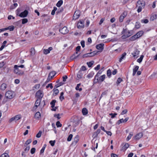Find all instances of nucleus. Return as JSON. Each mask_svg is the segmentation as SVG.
Returning <instances> with one entry per match:
<instances>
[{"instance_id":"f257e3e1","label":"nucleus","mask_w":157,"mask_h":157,"mask_svg":"<svg viewBox=\"0 0 157 157\" xmlns=\"http://www.w3.org/2000/svg\"><path fill=\"white\" fill-rule=\"evenodd\" d=\"M145 2L143 0H139L137 1L136 8L138 7L137 12L139 13L144 8Z\"/></svg>"},{"instance_id":"f03ea898","label":"nucleus","mask_w":157,"mask_h":157,"mask_svg":"<svg viewBox=\"0 0 157 157\" xmlns=\"http://www.w3.org/2000/svg\"><path fill=\"white\" fill-rule=\"evenodd\" d=\"M5 96L7 98L11 99L14 97L15 94L13 91L8 90L5 93Z\"/></svg>"},{"instance_id":"7ed1b4c3","label":"nucleus","mask_w":157,"mask_h":157,"mask_svg":"<svg viewBox=\"0 0 157 157\" xmlns=\"http://www.w3.org/2000/svg\"><path fill=\"white\" fill-rule=\"evenodd\" d=\"M14 72L15 73L19 75H22L24 74V72L20 70L18 68V66L17 65H15L14 66Z\"/></svg>"},{"instance_id":"20e7f679","label":"nucleus","mask_w":157,"mask_h":157,"mask_svg":"<svg viewBox=\"0 0 157 157\" xmlns=\"http://www.w3.org/2000/svg\"><path fill=\"white\" fill-rule=\"evenodd\" d=\"M80 121L77 117H74L73 119V126L74 127H76L80 123Z\"/></svg>"},{"instance_id":"39448f33","label":"nucleus","mask_w":157,"mask_h":157,"mask_svg":"<svg viewBox=\"0 0 157 157\" xmlns=\"http://www.w3.org/2000/svg\"><path fill=\"white\" fill-rule=\"evenodd\" d=\"M59 31L62 34H65L68 33L69 31L67 29V28L65 26L63 28H60Z\"/></svg>"},{"instance_id":"423d86ee","label":"nucleus","mask_w":157,"mask_h":157,"mask_svg":"<svg viewBox=\"0 0 157 157\" xmlns=\"http://www.w3.org/2000/svg\"><path fill=\"white\" fill-rule=\"evenodd\" d=\"M44 96L42 91L41 90H38L36 93V97L38 99H41Z\"/></svg>"},{"instance_id":"0eeeda50","label":"nucleus","mask_w":157,"mask_h":157,"mask_svg":"<svg viewBox=\"0 0 157 157\" xmlns=\"http://www.w3.org/2000/svg\"><path fill=\"white\" fill-rule=\"evenodd\" d=\"M96 54V53L94 51L89 53H86L84 54L82 56V57L83 58H84L88 57H93Z\"/></svg>"},{"instance_id":"6e6552de","label":"nucleus","mask_w":157,"mask_h":157,"mask_svg":"<svg viewBox=\"0 0 157 157\" xmlns=\"http://www.w3.org/2000/svg\"><path fill=\"white\" fill-rule=\"evenodd\" d=\"M21 115L19 114L18 115H16L14 117H13L11 118L9 121V122H11L14 121H17L21 119Z\"/></svg>"},{"instance_id":"1a4fd4ad","label":"nucleus","mask_w":157,"mask_h":157,"mask_svg":"<svg viewBox=\"0 0 157 157\" xmlns=\"http://www.w3.org/2000/svg\"><path fill=\"white\" fill-rule=\"evenodd\" d=\"M78 28L82 29L84 26V22L83 20H79L77 24Z\"/></svg>"},{"instance_id":"9d476101","label":"nucleus","mask_w":157,"mask_h":157,"mask_svg":"<svg viewBox=\"0 0 157 157\" xmlns=\"http://www.w3.org/2000/svg\"><path fill=\"white\" fill-rule=\"evenodd\" d=\"M28 13V11L26 10H25L24 11L20 13L19 15V16L21 17H25L27 16Z\"/></svg>"},{"instance_id":"9b49d317","label":"nucleus","mask_w":157,"mask_h":157,"mask_svg":"<svg viewBox=\"0 0 157 157\" xmlns=\"http://www.w3.org/2000/svg\"><path fill=\"white\" fill-rule=\"evenodd\" d=\"M128 119L129 118L128 117H126L124 119H123V118L117 121V124L119 125L121 123H126L128 120Z\"/></svg>"},{"instance_id":"f8f14e48","label":"nucleus","mask_w":157,"mask_h":157,"mask_svg":"<svg viewBox=\"0 0 157 157\" xmlns=\"http://www.w3.org/2000/svg\"><path fill=\"white\" fill-rule=\"evenodd\" d=\"M80 13L79 10L76 11L74 14L73 19L76 20L78 19L80 16Z\"/></svg>"},{"instance_id":"ddd939ff","label":"nucleus","mask_w":157,"mask_h":157,"mask_svg":"<svg viewBox=\"0 0 157 157\" xmlns=\"http://www.w3.org/2000/svg\"><path fill=\"white\" fill-rule=\"evenodd\" d=\"M104 44H97L96 46V48L98 50H100L101 51H102L104 49Z\"/></svg>"},{"instance_id":"4468645a","label":"nucleus","mask_w":157,"mask_h":157,"mask_svg":"<svg viewBox=\"0 0 157 157\" xmlns=\"http://www.w3.org/2000/svg\"><path fill=\"white\" fill-rule=\"evenodd\" d=\"M7 87V84L5 83H2L0 86V90L2 91L5 90Z\"/></svg>"},{"instance_id":"2eb2a0df","label":"nucleus","mask_w":157,"mask_h":157,"mask_svg":"<svg viewBox=\"0 0 157 157\" xmlns=\"http://www.w3.org/2000/svg\"><path fill=\"white\" fill-rule=\"evenodd\" d=\"M143 136V134L142 133H139L136 134L135 136V139L136 140H139Z\"/></svg>"},{"instance_id":"dca6fc26","label":"nucleus","mask_w":157,"mask_h":157,"mask_svg":"<svg viewBox=\"0 0 157 157\" xmlns=\"http://www.w3.org/2000/svg\"><path fill=\"white\" fill-rule=\"evenodd\" d=\"M105 75H103L99 77L98 79V82L99 83L103 82L105 78Z\"/></svg>"},{"instance_id":"f3484780","label":"nucleus","mask_w":157,"mask_h":157,"mask_svg":"<svg viewBox=\"0 0 157 157\" xmlns=\"http://www.w3.org/2000/svg\"><path fill=\"white\" fill-rule=\"evenodd\" d=\"M140 51L137 49H135L133 53H132V54L133 55V56L135 57L137 56V55L139 54Z\"/></svg>"},{"instance_id":"a211bd4d","label":"nucleus","mask_w":157,"mask_h":157,"mask_svg":"<svg viewBox=\"0 0 157 157\" xmlns=\"http://www.w3.org/2000/svg\"><path fill=\"white\" fill-rule=\"evenodd\" d=\"M41 116V114L40 112H37L35 115V118L36 119L39 120Z\"/></svg>"},{"instance_id":"6ab92c4d","label":"nucleus","mask_w":157,"mask_h":157,"mask_svg":"<svg viewBox=\"0 0 157 157\" xmlns=\"http://www.w3.org/2000/svg\"><path fill=\"white\" fill-rule=\"evenodd\" d=\"M41 101V99H37L35 103V107H36V109L37 107L40 105Z\"/></svg>"},{"instance_id":"aec40b11","label":"nucleus","mask_w":157,"mask_h":157,"mask_svg":"<svg viewBox=\"0 0 157 157\" xmlns=\"http://www.w3.org/2000/svg\"><path fill=\"white\" fill-rule=\"evenodd\" d=\"M144 33V32L142 31H140L137 32L136 34V36L138 37V38L142 36Z\"/></svg>"},{"instance_id":"412c9836","label":"nucleus","mask_w":157,"mask_h":157,"mask_svg":"<svg viewBox=\"0 0 157 157\" xmlns=\"http://www.w3.org/2000/svg\"><path fill=\"white\" fill-rule=\"evenodd\" d=\"M79 140V136L78 135L76 136L74 138V141H73L72 144H76Z\"/></svg>"},{"instance_id":"4be33fe9","label":"nucleus","mask_w":157,"mask_h":157,"mask_svg":"<svg viewBox=\"0 0 157 157\" xmlns=\"http://www.w3.org/2000/svg\"><path fill=\"white\" fill-rule=\"evenodd\" d=\"M129 144L128 143L125 144L122 147L121 150L124 151L126 150L129 147Z\"/></svg>"},{"instance_id":"5701e85b","label":"nucleus","mask_w":157,"mask_h":157,"mask_svg":"<svg viewBox=\"0 0 157 157\" xmlns=\"http://www.w3.org/2000/svg\"><path fill=\"white\" fill-rule=\"evenodd\" d=\"M82 113L83 115H86L88 113V110L86 108H84L82 109Z\"/></svg>"},{"instance_id":"b1692460","label":"nucleus","mask_w":157,"mask_h":157,"mask_svg":"<svg viewBox=\"0 0 157 157\" xmlns=\"http://www.w3.org/2000/svg\"><path fill=\"white\" fill-rule=\"evenodd\" d=\"M126 53L125 52H124L121 55V57L119 59V61L120 62H121L122 59H124V58L126 56Z\"/></svg>"},{"instance_id":"393cba45","label":"nucleus","mask_w":157,"mask_h":157,"mask_svg":"<svg viewBox=\"0 0 157 157\" xmlns=\"http://www.w3.org/2000/svg\"><path fill=\"white\" fill-rule=\"evenodd\" d=\"M56 73L55 71L51 72L49 74L48 76L52 78L56 75Z\"/></svg>"},{"instance_id":"a878e982","label":"nucleus","mask_w":157,"mask_h":157,"mask_svg":"<svg viewBox=\"0 0 157 157\" xmlns=\"http://www.w3.org/2000/svg\"><path fill=\"white\" fill-rule=\"evenodd\" d=\"M138 38V37H137L136 35L135 34V35H134V36L131 37L130 38L129 40L131 41H133Z\"/></svg>"},{"instance_id":"bb28decb","label":"nucleus","mask_w":157,"mask_h":157,"mask_svg":"<svg viewBox=\"0 0 157 157\" xmlns=\"http://www.w3.org/2000/svg\"><path fill=\"white\" fill-rule=\"evenodd\" d=\"M80 85V83L78 84L75 87V90H79L80 91H82V89L81 88H79V86Z\"/></svg>"},{"instance_id":"cd10ccee","label":"nucleus","mask_w":157,"mask_h":157,"mask_svg":"<svg viewBox=\"0 0 157 157\" xmlns=\"http://www.w3.org/2000/svg\"><path fill=\"white\" fill-rule=\"evenodd\" d=\"M30 55L31 56H33L35 53V50L34 48H32L30 50Z\"/></svg>"},{"instance_id":"c85d7f7f","label":"nucleus","mask_w":157,"mask_h":157,"mask_svg":"<svg viewBox=\"0 0 157 157\" xmlns=\"http://www.w3.org/2000/svg\"><path fill=\"white\" fill-rule=\"evenodd\" d=\"M63 1L62 0L59 1L56 4V6L58 7H60L63 4Z\"/></svg>"},{"instance_id":"c756f323","label":"nucleus","mask_w":157,"mask_h":157,"mask_svg":"<svg viewBox=\"0 0 157 157\" xmlns=\"http://www.w3.org/2000/svg\"><path fill=\"white\" fill-rule=\"evenodd\" d=\"M128 34L127 35H124L122 36V38L123 39H125L129 37L131 35L130 34V33L129 32H128Z\"/></svg>"},{"instance_id":"7c9ffc66","label":"nucleus","mask_w":157,"mask_h":157,"mask_svg":"<svg viewBox=\"0 0 157 157\" xmlns=\"http://www.w3.org/2000/svg\"><path fill=\"white\" fill-rule=\"evenodd\" d=\"M83 76L82 74V71H79L77 74V77L79 78H82Z\"/></svg>"},{"instance_id":"2f4dec72","label":"nucleus","mask_w":157,"mask_h":157,"mask_svg":"<svg viewBox=\"0 0 157 157\" xmlns=\"http://www.w3.org/2000/svg\"><path fill=\"white\" fill-rule=\"evenodd\" d=\"M56 102V101L55 100H53L51 102L50 104L51 105V107L53 108L54 107L55 105V103Z\"/></svg>"},{"instance_id":"473e14b6","label":"nucleus","mask_w":157,"mask_h":157,"mask_svg":"<svg viewBox=\"0 0 157 157\" xmlns=\"http://www.w3.org/2000/svg\"><path fill=\"white\" fill-rule=\"evenodd\" d=\"M157 18V15L156 14H154L151 16L150 17V20L152 21H153L154 20L156 19Z\"/></svg>"},{"instance_id":"72a5a7b5","label":"nucleus","mask_w":157,"mask_h":157,"mask_svg":"<svg viewBox=\"0 0 157 157\" xmlns=\"http://www.w3.org/2000/svg\"><path fill=\"white\" fill-rule=\"evenodd\" d=\"M94 61H91L87 63V64L89 67H92V65L94 64Z\"/></svg>"},{"instance_id":"f704fd0d","label":"nucleus","mask_w":157,"mask_h":157,"mask_svg":"<svg viewBox=\"0 0 157 157\" xmlns=\"http://www.w3.org/2000/svg\"><path fill=\"white\" fill-rule=\"evenodd\" d=\"M63 94L64 93L63 92H61L60 93V95L59 97V98L61 101H62L63 99H64V98L63 96Z\"/></svg>"},{"instance_id":"c9c22d12","label":"nucleus","mask_w":157,"mask_h":157,"mask_svg":"<svg viewBox=\"0 0 157 157\" xmlns=\"http://www.w3.org/2000/svg\"><path fill=\"white\" fill-rule=\"evenodd\" d=\"M98 76L96 75L94 79V83H97L98 82Z\"/></svg>"},{"instance_id":"e433bc0d","label":"nucleus","mask_w":157,"mask_h":157,"mask_svg":"<svg viewBox=\"0 0 157 157\" xmlns=\"http://www.w3.org/2000/svg\"><path fill=\"white\" fill-rule=\"evenodd\" d=\"M140 27V22H136L135 25V27L137 29H138Z\"/></svg>"},{"instance_id":"4c0bfd02","label":"nucleus","mask_w":157,"mask_h":157,"mask_svg":"<svg viewBox=\"0 0 157 157\" xmlns=\"http://www.w3.org/2000/svg\"><path fill=\"white\" fill-rule=\"evenodd\" d=\"M133 135V133L132 132H131L129 134V135L126 138V140L128 141L132 137Z\"/></svg>"},{"instance_id":"58836bf2","label":"nucleus","mask_w":157,"mask_h":157,"mask_svg":"<svg viewBox=\"0 0 157 157\" xmlns=\"http://www.w3.org/2000/svg\"><path fill=\"white\" fill-rule=\"evenodd\" d=\"M144 57V56L143 55H142L140 57V58L138 59L137 60V61L139 63H140L143 60V59Z\"/></svg>"},{"instance_id":"ea45409f","label":"nucleus","mask_w":157,"mask_h":157,"mask_svg":"<svg viewBox=\"0 0 157 157\" xmlns=\"http://www.w3.org/2000/svg\"><path fill=\"white\" fill-rule=\"evenodd\" d=\"M46 146L47 145L46 144H44V145L43 147L40 151V154H42L44 153Z\"/></svg>"},{"instance_id":"a19ab883","label":"nucleus","mask_w":157,"mask_h":157,"mask_svg":"<svg viewBox=\"0 0 157 157\" xmlns=\"http://www.w3.org/2000/svg\"><path fill=\"white\" fill-rule=\"evenodd\" d=\"M123 81L122 79L121 78H119L117 80L116 82V84L117 85H118Z\"/></svg>"},{"instance_id":"79ce46f5","label":"nucleus","mask_w":157,"mask_h":157,"mask_svg":"<svg viewBox=\"0 0 157 157\" xmlns=\"http://www.w3.org/2000/svg\"><path fill=\"white\" fill-rule=\"evenodd\" d=\"M108 90L105 91L104 92H103L100 97L99 100H100V99L101 98L104 96L105 95L107 94V93Z\"/></svg>"},{"instance_id":"37998d69","label":"nucleus","mask_w":157,"mask_h":157,"mask_svg":"<svg viewBox=\"0 0 157 157\" xmlns=\"http://www.w3.org/2000/svg\"><path fill=\"white\" fill-rule=\"evenodd\" d=\"M111 73H112L111 72V70L110 69H109L107 70V75L108 77H110L111 75Z\"/></svg>"},{"instance_id":"c03bdc74","label":"nucleus","mask_w":157,"mask_h":157,"mask_svg":"<svg viewBox=\"0 0 157 157\" xmlns=\"http://www.w3.org/2000/svg\"><path fill=\"white\" fill-rule=\"evenodd\" d=\"M9 155L6 153H4L2 154L0 156V157H9Z\"/></svg>"},{"instance_id":"a18cd8bd","label":"nucleus","mask_w":157,"mask_h":157,"mask_svg":"<svg viewBox=\"0 0 157 157\" xmlns=\"http://www.w3.org/2000/svg\"><path fill=\"white\" fill-rule=\"evenodd\" d=\"M63 8L62 7L59 8L58 9L56 12V13L58 14L59 13H60L63 11Z\"/></svg>"},{"instance_id":"49530a36","label":"nucleus","mask_w":157,"mask_h":157,"mask_svg":"<svg viewBox=\"0 0 157 157\" xmlns=\"http://www.w3.org/2000/svg\"><path fill=\"white\" fill-rule=\"evenodd\" d=\"M117 115V114L116 113H110L109 114V115L111 116V118H114Z\"/></svg>"},{"instance_id":"de8ad7c7","label":"nucleus","mask_w":157,"mask_h":157,"mask_svg":"<svg viewBox=\"0 0 157 157\" xmlns=\"http://www.w3.org/2000/svg\"><path fill=\"white\" fill-rule=\"evenodd\" d=\"M100 130L99 129H98L97 130V131L94 133V134L95 135V136H97L98 134L100 132Z\"/></svg>"},{"instance_id":"09e8293b","label":"nucleus","mask_w":157,"mask_h":157,"mask_svg":"<svg viewBox=\"0 0 157 157\" xmlns=\"http://www.w3.org/2000/svg\"><path fill=\"white\" fill-rule=\"evenodd\" d=\"M73 137V135L72 134H70L68 136L67 139V140L68 141H70Z\"/></svg>"},{"instance_id":"8fccbe9b","label":"nucleus","mask_w":157,"mask_h":157,"mask_svg":"<svg viewBox=\"0 0 157 157\" xmlns=\"http://www.w3.org/2000/svg\"><path fill=\"white\" fill-rule=\"evenodd\" d=\"M28 19L26 18H24L22 19V23L23 24L26 23L28 22Z\"/></svg>"},{"instance_id":"3c124183","label":"nucleus","mask_w":157,"mask_h":157,"mask_svg":"<svg viewBox=\"0 0 157 157\" xmlns=\"http://www.w3.org/2000/svg\"><path fill=\"white\" fill-rule=\"evenodd\" d=\"M56 125L57 127H60L62 126V124L60 123L59 121H57L56 122Z\"/></svg>"},{"instance_id":"603ef678","label":"nucleus","mask_w":157,"mask_h":157,"mask_svg":"<svg viewBox=\"0 0 157 157\" xmlns=\"http://www.w3.org/2000/svg\"><path fill=\"white\" fill-rule=\"evenodd\" d=\"M6 28H8V29H9L10 31H12L14 29V27L13 26H10Z\"/></svg>"},{"instance_id":"864d4df0","label":"nucleus","mask_w":157,"mask_h":157,"mask_svg":"<svg viewBox=\"0 0 157 157\" xmlns=\"http://www.w3.org/2000/svg\"><path fill=\"white\" fill-rule=\"evenodd\" d=\"M148 20L147 19H143L141 20V22L145 24L147 23L148 22Z\"/></svg>"},{"instance_id":"5fc2aeb1","label":"nucleus","mask_w":157,"mask_h":157,"mask_svg":"<svg viewBox=\"0 0 157 157\" xmlns=\"http://www.w3.org/2000/svg\"><path fill=\"white\" fill-rule=\"evenodd\" d=\"M49 143L52 146H53L55 145V140H54V141L50 140L49 141Z\"/></svg>"},{"instance_id":"6e6d98bb","label":"nucleus","mask_w":157,"mask_h":157,"mask_svg":"<svg viewBox=\"0 0 157 157\" xmlns=\"http://www.w3.org/2000/svg\"><path fill=\"white\" fill-rule=\"evenodd\" d=\"M42 132L41 131H39L38 133L36 134V137L37 138H40L41 136Z\"/></svg>"},{"instance_id":"4d7b16f0","label":"nucleus","mask_w":157,"mask_h":157,"mask_svg":"<svg viewBox=\"0 0 157 157\" xmlns=\"http://www.w3.org/2000/svg\"><path fill=\"white\" fill-rule=\"evenodd\" d=\"M36 149L35 148L33 147L31 148L30 151L31 153L32 154H33L35 152Z\"/></svg>"},{"instance_id":"13d9d810","label":"nucleus","mask_w":157,"mask_h":157,"mask_svg":"<svg viewBox=\"0 0 157 157\" xmlns=\"http://www.w3.org/2000/svg\"><path fill=\"white\" fill-rule=\"evenodd\" d=\"M139 67L137 66H135L134 68L133 69V71L136 72L138 70Z\"/></svg>"},{"instance_id":"bf43d9fd","label":"nucleus","mask_w":157,"mask_h":157,"mask_svg":"<svg viewBox=\"0 0 157 157\" xmlns=\"http://www.w3.org/2000/svg\"><path fill=\"white\" fill-rule=\"evenodd\" d=\"M49 87H50L51 89H52L53 88V87L52 86V83L49 84H48V85L47 86H46V88H48Z\"/></svg>"},{"instance_id":"052dcab7","label":"nucleus","mask_w":157,"mask_h":157,"mask_svg":"<svg viewBox=\"0 0 157 157\" xmlns=\"http://www.w3.org/2000/svg\"><path fill=\"white\" fill-rule=\"evenodd\" d=\"M49 52V51L48 49H44L43 50V53L45 54H47Z\"/></svg>"},{"instance_id":"680f3d73","label":"nucleus","mask_w":157,"mask_h":157,"mask_svg":"<svg viewBox=\"0 0 157 157\" xmlns=\"http://www.w3.org/2000/svg\"><path fill=\"white\" fill-rule=\"evenodd\" d=\"M54 93L55 94V96L57 95L59 93V90L58 89H56L54 91Z\"/></svg>"},{"instance_id":"e2e57ef3","label":"nucleus","mask_w":157,"mask_h":157,"mask_svg":"<svg viewBox=\"0 0 157 157\" xmlns=\"http://www.w3.org/2000/svg\"><path fill=\"white\" fill-rule=\"evenodd\" d=\"M60 114L59 113L57 114H55L54 115V117H56L58 119H60V117H59Z\"/></svg>"},{"instance_id":"0e129e2a","label":"nucleus","mask_w":157,"mask_h":157,"mask_svg":"<svg viewBox=\"0 0 157 157\" xmlns=\"http://www.w3.org/2000/svg\"><path fill=\"white\" fill-rule=\"evenodd\" d=\"M128 112V110L127 109H125L124 110H123L121 113V115H124L127 113Z\"/></svg>"},{"instance_id":"69168bd1","label":"nucleus","mask_w":157,"mask_h":157,"mask_svg":"<svg viewBox=\"0 0 157 157\" xmlns=\"http://www.w3.org/2000/svg\"><path fill=\"white\" fill-rule=\"evenodd\" d=\"M94 74L92 73H90L87 76V77L89 78L92 77L93 76Z\"/></svg>"},{"instance_id":"338daca9","label":"nucleus","mask_w":157,"mask_h":157,"mask_svg":"<svg viewBox=\"0 0 157 157\" xmlns=\"http://www.w3.org/2000/svg\"><path fill=\"white\" fill-rule=\"evenodd\" d=\"M127 15V12L126 11H124L123 13L121 14V15L123 16H124V18Z\"/></svg>"},{"instance_id":"774afa93","label":"nucleus","mask_w":157,"mask_h":157,"mask_svg":"<svg viewBox=\"0 0 157 157\" xmlns=\"http://www.w3.org/2000/svg\"><path fill=\"white\" fill-rule=\"evenodd\" d=\"M32 142V140L31 139H29L28 140H27L26 142L25 143H26L27 145H28L30 143H31Z\"/></svg>"}]
</instances>
